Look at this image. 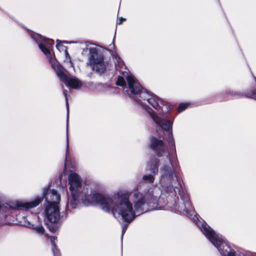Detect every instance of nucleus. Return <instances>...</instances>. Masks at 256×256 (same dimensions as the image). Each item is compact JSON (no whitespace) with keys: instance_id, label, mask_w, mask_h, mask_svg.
I'll list each match as a JSON object with an SVG mask.
<instances>
[{"instance_id":"f257e3e1","label":"nucleus","mask_w":256,"mask_h":256,"mask_svg":"<svg viewBox=\"0 0 256 256\" xmlns=\"http://www.w3.org/2000/svg\"><path fill=\"white\" fill-rule=\"evenodd\" d=\"M82 193L86 198L100 205V208L106 212H112L114 216L118 214L126 222L123 226L122 237L128 224L138 215L148 210L150 202L156 201V196H154L152 189L143 194L137 191L131 193L126 190H118L114 194L112 198L105 196L88 188H84Z\"/></svg>"},{"instance_id":"6e6552de","label":"nucleus","mask_w":256,"mask_h":256,"mask_svg":"<svg viewBox=\"0 0 256 256\" xmlns=\"http://www.w3.org/2000/svg\"><path fill=\"white\" fill-rule=\"evenodd\" d=\"M68 183L70 185V190L72 195L74 196L77 194H80L82 189V180L76 173L70 174L68 176Z\"/></svg>"},{"instance_id":"f03ea898","label":"nucleus","mask_w":256,"mask_h":256,"mask_svg":"<svg viewBox=\"0 0 256 256\" xmlns=\"http://www.w3.org/2000/svg\"><path fill=\"white\" fill-rule=\"evenodd\" d=\"M32 37L38 44L40 48L49 59L52 67L56 72L60 80L72 88L76 89L80 88L82 86L81 82L76 78H70L66 76L64 73L62 67L58 62L51 57L50 49L52 44H54V41L51 40L48 42H46L45 39H44L40 36V38L42 40V42H41L37 40L34 36Z\"/></svg>"},{"instance_id":"9d476101","label":"nucleus","mask_w":256,"mask_h":256,"mask_svg":"<svg viewBox=\"0 0 256 256\" xmlns=\"http://www.w3.org/2000/svg\"><path fill=\"white\" fill-rule=\"evenodd\" d=\"M46 200L48 203V206H58L60 200V194L54 190H48L44 192Z\"/></svg>"},{"instance_id":"20e7f679","label":"nucleus","mask_w":256,"mask_h":256,"mask_svg":"<svg viewBox=\"0 0 256 256\" xmlns=\"http://www.w3.org/2000/svg\"><path fill=\"white\" fill-rule=\"evenodd\" d=\"M150 147L156 152L158 156H166L168 164L162 169L161 180L164 182L168 180L170 182L175 177V175L166 145L162 140L154 138L151 140Z\"/></svg>"},{"instance_id":"4be33fe9","label":"nucleus","mask_w":256,"mask_h":256,"mask_svg":"<svg viewBox=\"0 0 256 256\" xmlns=\"http://www.w3.org/2000/svg\"><path fill=\"white\" fill-rule=\"evenodd\" d=\"M158 168L157 164H155L154 167L152 168V173L155 174L158 172Z\"/></svg>"},{"instance_id":"1a4fd4ad","label":"nucleus","mask_w":256,"mask_h":256,"mask_svg":"<svg viewBox=\"0 0 256 256\" xmlns=\"http://www.w3.org/2000/svg\"><path fill=\"white\" fill-rule=\"evenodd\" d=\"M45 212L50 222L57 223L60 220L59 207L56 206H47Z\"/></svg>"},{"instance_id":"423d86ee","label":"nucleus","mask_w":256,"mask_h":256,"mask_svg":"<svg viewBox=\"0 0 256 256\" xmlns=\"http://www.w3.org/2000/svg\"><path fill=\"white\" fill-rule=\"evenodd\" d=\"M89 52V62H87V65H90L94 70L100 74L107 72L110 70V64L104 62L103 56L98 54L96 48H90Z\"/></svg>"},{"instance_id":"dca6fc26","label":"nucleus","mask_w":256,"mask_h":256,"mask_svg":"<svg viewBox=\"0 0 256 256\" xmlns=\"http://www.w3.org/2000/svg\"><path fill=\"white\" fill-rule=\"evenodd\" d=\"M56 48H57L60 50H64L65 51V53H66V56H68V58H70V55L68 54V53L67 51V50H66V48H64L62 44H61L60 43H58L56 44Z\"/></svg>"},{"instance_id":"2eb2a0df","label":"nucleus","mask_w":256,"mask_h":256,"mask_svg":"<svg viewBox=\"0 0 256 256\" xmlns=\"http://www.w3.org/2000/svg\"><path fill=\"white\" fill-rule=\"evenodd\" d=\"M143 180L147 182H152L154 181V177L152 174L145 175L143 176Z\"/></svg>"},{"instance_id":"aec40b11","label":"nucleus","mask_w":256,"mask_h":256,"mask_svg":"<svg viewBox=\"0 0 256 256\" xmlns=\"http://www.w3.org/2000/svg\"><path fill=\"white\" fill-rule=\"evenodd\" d=\"M241 256H252V254L250 252L241 250Z\"/></svg>"},{"instance_id":"393cba45","label":"nucleus","mask_w":256,"mask_h":256,"mask_svg":"<svg viewBox=\"0 0 256 256\" xmlns=\"http://www.w3.org/2000/svg\"><path fill=\"white\" fill-rule=\"evenodd\" d=\"M64 169H65V170L66 169V165L64 166Z\"/></svg>"},{"instance_id":"5701e85b","label":"nucleus","mask_w":256,"mask_h":256,"mask_svg":"<svg viewBox=\"0 0 256 256\" xmlns=\"http://www.w3.org/2000/svg\"><path fill=\"white\" fill-rule=\"evenodd\" d=\"M126 20V18H120L119 20V22H118V24H122V22L124 20Z\"/></svg>"},{"instance_id":"f3484780","label":"nucleus","mask_w":256,"mask_h":256,"mask_svg":"<svg viewBox=\"0 0 256 256\" xmlns=\"http://www.w3.org/2000/svg\"><path fill=\"white\" fill-rule=\"evenodd\" d=\"M68 154H69V144H68V134H67L66 146V161L67 160Z\"/></svg>"},{"instance_id":"0eeeda50","label":"nucleus","mask_w":256,"mask_h":256,"mask_svg":"<svg viewBox=\"0 0 256 256\" xmlns=\"http://www.w3.org/2000/svg\"><path fill=\"white\" fill-rule=\"evenodd\" d=\"M141 104L145 110L150 114L151 118L158 125L160 126L164 130L168 132L169 137L168 140L170 145L172 146H174V143L172 138V122L170 120L161 118L158 116L154 114L152 112V110L148 106H144L142 102L141 103Z\"/></svg>"},{"instance_id":"7ed1b4c3","label":"nucleus","mask_w":256,"mask_h":256,"mask_svg":"<svg viewBox=\"0 0 256 256\" xmlns=\"http://www.w3.org/2000/svg\"><path fill=\"white\" fill-rule=\"evenodd\" d=\"M202 233L212 244L218 248L222 256H236V254L222 236L216 234L206 224H197Z\"/></svg>"},{"instance_id":"9b49d317","label":"nucleus","mask_w":256,"mask_h":256,"mask_svg":"<svg viewBox=\"0 0 256 256\" xmlns=\"http://www.w3.org/2000/svg\"><path fill=\"white\" fill-rule=\"evenodd\" d=\"M42 201V198H36L34 200L26 202H18L16 205V208L28 209L33 208L37 206Z\"/></svg>"},{"instance_id":"6ab92c4d","label":"nucleus","mask_w":256,"mask_h":256,"mask_svg":"<svg viewBox=\"0 0 256 256\" xmlns=\"http://www.w3.org/2000/svg\"><path fill=\"white\" fill-rule=\"evenodd\" d=\"M34 230L36 232L40 234H42L44 231V229L42 226H36L34 228Z\"/></svg>"},{"instance_id":"b1692460","label":"nucleus","mask_w":256,"mask_h":256,"mask_svg":"<svg viewBox=\"0 0 256 256\" xmlns=\"http://www.w3.org/2000/svg\"><path fill=\"white\" fill-rule=\"evenodd\" d=\"M49 230H50V231H52V232H55V231H56V228H54V227H50H50H49Z\"/></svg>"},{"instance_id":"39448f33","label":"nucleus","mask_w":256,"mask_h":256,"mask_svg":"<svg viewBox=\"0 0 256 256\" xmlns=\"http://www.w3.org/2000/svg\"><path fill=\"white\" fill-rule=\"evenodd\" d=\"M128 88L134 94H139V96L144 100H146L154 108L158 110L163 105V102L157 96L150 95L146 90H142L136 78L132 76H128L126 78Z\"/></svg>"},{"instance_id":"a211bd4d","label":"nucleus","mask_w":256,"mask_h":256,"mask_svg":"<svg viewBox=\"0 0 256 256\" xmlns=\"http://www.w3.org/2000/svg\"><path fill=\"white\" fill-rule=\"evenodd\" d=\"M188 104H180L178 108V112H179L183 111L188 106Z\"/></svg>"},{"instance_id":"4468645a","label":"nucleus","mask_w":256,"mask_h":256,"mask_svg":"<svg viewBox=\"0 0 256 256\" xmlns=\"http://www.w3.org/2000/svg\"><path fill=\"white\" fill-rule=\"evenodd\" d=\"M116 84L118 86L126 87V82L124 78L122 76L118 77Z\"/></svg>"},{"instance_id":"ddd939ff","label":"nucleus","mask_w":256,"mask_h":256,"mask_svg":"<svg viewBox=\"0 0 256 256\" xmlns=\"http://www.w3.org/2000/svg\"><path fill=\"white\" fill-rule=\"evenodd\" d=\"M56 238V237H50V240L52 243V250L54 256H60V252L59 250L57 248L56 244L54 242V240Z\"/></svg>"},{"instance_id":"f8f14e48","label":"nucleus","mask_w":256,"mask_h":256,"mask_svg":"<svg viewBox=\"0 0 256 256\" xmlns=\"http://www.w3.org/2000/svg\"><path fill=\"white\" fill-rule=\"evenodd\" d=\"M80 194H77L76 196L72 195V199L68 202V206H70L72 208H76L78 204V200Z\"/></svg>"},{"instance_id":"412c9836","label":"nucleus","mask_w":256,"mask_h":256,"mask_svg":"<svg viewBox=\"0 0 256 256\" xmlns=\"http://www.w3.org/2000/svg\"><path fill=\"white\" fill-rule=\"evenodd\" d=\"M67 92H68V91L66 90H63V93L65 96V98H66V104H67V108H68V97H67Z\"/></svg>"}]
</instances>
